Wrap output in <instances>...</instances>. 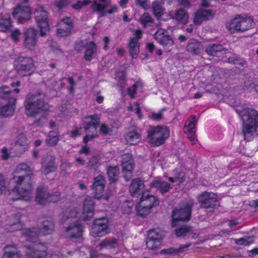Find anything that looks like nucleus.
<instances>
[{
	"instance_id": "obj_38",
	"label": "nucleus",
	"mask_w": 258,
	"mask_h": 258,
	"mask_svg": "<svg viewBox=\"0 0 258 258\" xmlns=\"http://www.w3.org/2000/svg\"><path fill=\"white\" fill-rule=\"evenodd\" d=\"M202 47L203 45L200 42L195 39H192L189 41L186 49L188 52L193 54H198L200 53V50Z\"/></svg>"
},
{
	"instance_id": "obj_58",
	"label": "nucleus",
	"mask_w": 258,
	"mask_h": 258,
	"mask_svg": "<svg viewBox=\"0 0 258 258\" xmlns=\"http://www.w3.org/2000/svg\"><path fill=\"white\" fill-rule=\"evenodd\" d=\"M20 34V30L17 29L12 31L10 37L14 42H17L19 40Z\"/></svg>"
},
{
	"instance_id": "obj_51",
	"label": "nucleus",
	"mask_w": 258,
	"mask_h": 258,
	"mask_svg": "<svg viewBox=\"0 0 258 258\" xmlns=\"http://www.w3.org/2000/svg\"><path fill=\"white\" fill-rule=\"evenodd\" d=\"M134 203L130 201L125 202L122 205L121 208L124 214H128L132 212Z\"/></svg>"
},
{
	"instance_id": "obj_24",
	"label": "nucleus",
	"mask_w": 258,
	"mask_h": 258,
	"mask_svg": "<svg viewBox=\"0 0 258 258\" xmlns=\"http://www.w3.org/2000/svg\"><path fill=\"white\" fill-rule=\"evenodd\" d=\"M142 31L137 30L135 32V37L131 38L128 44L129 51L131 56L137 58L140 51V46L138 42L139 39L141 38Z\"/></svg>"
},
{
	"instance_id": "obj_31",
	"label": "nucleus",
	"mask_w": 258,
	"mask_h": 258,
	"mask_svg": "<svg viewBox=\"0 0 258 258\" xmlns=\"http://www.w3.org/2000/svg\"><path fill=\"white\" fill-rule=\"evenodd\" d=\"M150 186L155 188L162 194L168 192L171 189L170 185L160 177L154 179L151 183Z\"/></svg>"
},
{
	"instance_id": "obj_48",
	"label": "nucleus",
	"mask_w": 258,
	"mask_h": 258,
	"mask_svg": "<svg viewBox=\"0 0 258 258\" xmlns=\"http://www.w3.org/2000/svg\"><path fill=\"white\" fill-rule=\"evenodd\" d=\"M223 49V47L221 45L213 44L208 47L206 51L208 54L212 55H216L218 52H221Z\"/></svg>"
},
{
	"instance_id": "obj_17",
	"label": "nucleus",
	"mask_w": 258,
	"mask_h": 258,
	"mask_svg": "<svg viewBox=\"0 0 258 258\" xmlns=\"http://www.w3.org/2000/svg\"><path fill=\"white\" fill-rule=\"evenodd\" d=\"M105 186V179L102 175H99L94 179L92 185L95 197L97 199L103 198L107 201L109 198V195L107 193L102 195Z\"/></svg>"
},
{
	"instance_id": "obj_55",
	"label": "nucleus",
	"mask_w": 258,
	"mask_h": 258,
	"mask_svg": "<svg viewBox=\"0 0 258 258\" xmlns=\"http://www.w3.org/2000/svg\"><path fill=\"white\" fill-rule=\"evenodd\" d=\"M73 0H57L55 2V5L58 9H61L67 7Z\"/></svg>"
},
{
	"instance_id": "obj_7",
	"label": "nucleus",
	"mask_w": 258,
	"mask_h": 258,
	"mask_svg": "<svg viewBox=\"0 0 258 258\" xmlns=\"http://www.w3.org/2000/svg\"><path fill=\"white\" fill-rule=\"evenodd\" d=\"M60 198V194L59 192L50 194L46 185H41L37 188L35 199L39 204L45 205L50 202L55 203L58 201Z\"/></svg>"
},
{
	"instance_id": "obj_6",
	"label": "nucleus",
	"mask_w": 258,
	"mask_h": 258,
	"mask_svg": "<svg viewBox=\"0 0 258 258\" xmlns=\"http://www.w3.org/2000/svg\"><path fill=\"white\" fill-rule=\"evenodd\" d=\"M14 65L18 74L21 77L29 76L35 70L33 60L30 57L18 56L15 59Z\"/></svg>"
},
{
	"instance_id": "obj_53",
	"label": "nucleus",
	"mask_w": 258,
	"mask_h": 258,
	"mask_svg": "<svg viewBox=\"0 0 258 258\" xmlns=\"http://www.w3.org/2000/svg\"><path fill=\"white\" fill-rule=\"evenodd\" d=\"M142 85L140 83H137L134 85L133 87L128 90V93L131 98L134 97V95L136 91L142 88Z\"/></svg>"
},
{
	"instance_id": "obj_56",
	"label": "nucleus",
	"mask_w": 258,
	"mask_h": 258,
	"mask_svg": "<svg viewBox=\"0 0 258 258\" xmlns=\"http://www.w3.org/2000/svg\"><path fill=\"white\" fill-rule=\"evenodd\" d=\"M7 188L6 178L4 175L0 174V194L5 191Z\"/></svg>"
},
{
	"instance_id": "obj_29",
	"label": "nucleus",
	"mask_w": 258,
	"mask_h": 258,
	"mask_svg": "<svg viewBox=\"0 0 258 258\" xmlns=\"http://www.w3.org/2000/svg\"><path fill=\"white\" fill-rule=\"evenodd\" d=\"M16 100V97H10L8 103L0 108V113L2 116L7 117L13 114Z\"/></svg>"
},
{
	"instance_id": "obj_4",
	"label": "nucleus",
	"mask_w": 258,
	"mask_h": 258,
	"mask_svg": "<svg viewBox=\"0 0 258 258\" xmlns=\"http://www.w3.org/2000/svg\"><path fill=\"white\" fill-rule=\"evenodd\" d=\"M21 218V215L20 213H16L8 217L6 219V230L10 232L21 230V234L27 241L34 242V240L39 234V230L36 228H23Z\"/></svg>"
},
{
	"instance_id": "obj_3",
	"label": "nucleus",
	"mask_w": 258,
	"mask_h": 258,
	"mask_svg": "<svg viewBox=\"0 0 258 258\" xmlns=\"http://www.w3.org/2000/svg\"><path fill=\"white\" fill-rule=\"evenodd\" d=\"M11 182L16 183V185L11 191H9L10 199L13 201L23 200L28 201L30 200L32 197V183L30 174L27 176L15 175L11 179Z\"/></svg>"
},
{
	"instance_id": "obj_45",
	"label": "nucleus",
	"mask_w": 258,
	"mask_h": 258,
	"mask_svg": "<svg viewBox=\"0 0 258 258\" xmlns=\"http://www.w3.org/2000/svg\"><path fill=\"white\" fill-rule=\"evenodd\" d=\"M10 88L7 86H3L0 87V98L3 99H8L10 97H14L12 95Z\"/></svg>"
},
{
	"instance_id": "obj_18",
	"label": "nucleus",
	"mask_w": 258,
	"mask_h": 258,
	"mask_svg": "<svg viewBox=\"0 0 258 258\" xmlns=\"http://www.w3.org/2000/svg\"><path fill=\"white\" fill-rule=\"evenodd\" d=\"M37 32L33 28L27 29L24 32L23 45L29 49H33L37 42Z\"/></svg>"
},
{
	"instance_id": "obj_22",
	"label": "nucleus",
	"mask_w": 258,
	"mask_h": 258,
	"mask_svg": "<svg viewBox=\"0 0 258 258\" xmlns=\"http://www.w3.org/2000/svg\"><path fill=\"white\" fill-rule=\"evenodd\" d=\"M73 28V23L70 17H65L61 19L58 25L57 33L60 37L69 36Z\"/></svg>"
},
{
	"instance_id": "obj_20",
	"label": "nucleus",
	"mask_w": 258,
	"mask_h": 258,
	"mask_svg": "<svg viewBox=\"0 0 258 258\" xmlns=\"http://www.w3.org/2000/svg\"><path fill=\"white\" fill-rule=\"evenodd\" d=\"M155 39L162 45L165 48L172 46L174 41L169 35L168 32L163 29H159L154 35Z\"/></svg>"
},
{
	"instance_id": "obj_64",
	"label": "nucleus",
	"mask_w": 258,
	"mask_h": 258,
	"mask_svg": "<svg viewBox=\"0 0 258 258\" xmlns=\"http://www.w3.org/2000/svg\"><path fill=\"white\" fill-rule=\"evenodd\" d=\"M178 2L179 5L184 8H189L191 6L189 0H179Z\"/></svg>"
},
{
	"instance_id": "obj_27",
	"label": "nucleus",
	"mask_w": 258,
	"mask_h": 258,
	"mask_svg": "<svg viewBox=\"0 0 258 258\" xmlns=\"http://www.w3.org/2000/svg\"><path fill=\"white\" fill-rule=\"evenodd\" d=\"M94 215V202L92 198L88 197L85 199L83 211H82V220H89Z\"/></svg>"
},
{
	"instance_id": "obj_36",
	"label": "nucleus",
	"mask_w": 258,
	"mask_h": 258,
	"mask_svg": "<svg viewBox=\"0 0 258 258\" xmlns=\"http://www.w3.org/2000/svg\"><path fill=\"white\" fill-rule=\"evenodd\" d=\"M163 5L164 3L161 0L156 1L152 4L153 14L158 19L161 18L164 14L165 9Z\"/></svg>"
},
{
	"instance_id": "obj_13",
	"label": "nucleus",
	"mask_w": 258,
	"mask_h": 258,
	"mask_svg": "<svg viewBox=\"0 0 258 258\" xmlns=\"http://www.w3.org/2000/svg\"><path fill=\"white\" fill-rule=\"evenodd\" d=\"M163 237V232L159 229H153L149 231L146 241V245L148 248L155 249L160 248Z\"/></svg>"
},
{
	"instance_id": "obj_32",
	"label": "nucleus",
	"mask_w": 258,
	"mask_h": 258,
	"mask_svg": "<svg viewBox=\"0 0 258 258\" xmlns=\"http://www.w3.org/2000/svg\"><path fill=\"white\" fill-rule=\"evenodd\" d=\"M158 203V200L155 196L149 195L146 192L144 191L138 204L151 209L154 206L157 205Z\"/></svg>"
},
{
	"instance_id": "obj_1",
	"label": "nucleus",
	"mask_w": 258,
	"mask_h": 258,
	"mask_svg": "<svg viewBox=\"0 0 258 258\" xmlns=\"http://www.w3.org/2000/svg\"><path fill=\"white\" fill-rule=\"evenodd\" d=\"M45 95L40 92L29 93L26 96L24 103L25 113L32 117H39L33 124L41 126L45 120L44 113L48 109V105L44 101Z\"/></svg>"
},
{
	"instance_id": "obj_47",
	"label": "nucleus",
	"mask_w": 258,
	"mask_h": 258,
	"mask_svg": "<svg viewBox=\"0 0 258 258\" xmlns=\"http://www.w3.org/2000/svg\"><path fill=\"white\" fill-rule=\"evenodd\" d=\"M138 214L142 217H146L151 213V209L146 206H142L141 204H138L137 206Z\"/></svg>"
},
{
	"instance_id": "obj_10",
	"label": "nucleus",
	"mask_w": 258,
	"mask_h": 258,
	"mask_svg": "<svg viewBox=\"0 0 258 258\" xmlns=\"http://www.w3.org/2000/svg\"><path fill=\"white\" fill-rule=\"evenodd\" d=\"M34 17L38 27L40 29V36L44 37L49 30L48 12L40 7L34 11Z\"/></svg>"
},
{
	"instance_id": "obj_26",
	"label": "nucleus",
	"mask_w": 258,
	"mask_h": 258,
	"mask_svg": "<svg viewBox=\"0 0 258 258\" xmlns=\"http://www.w3.org/2000/svg\"><path fill=\"white\" fill-rule=\"evenodd\" d=\"M46 250L45 245L39 243L26 252L27 258H45L47 254Z\"/></svg>"
},
{
	"instance_id": "obj_43",
	"label": "nucleus",
	"mask_w": 258,
	"mask_h": 258,
	"mask_svg": "<svg viewBox=\"0 0 258 258\" xmlns=\"http://www.w3.org/2000/svg\"><path fill=\"white\" fill-rule=\"evenodd\" d=\"M119 168L117 166L110 167L107 171L109 181L111 182H115L118 177Z\"/></svg>"
},
{
	"instance_id": "obj_5",
	"label": "nucleus",
	"mask_w": 258,
	"mask_h": 258,
	"mask_svg": "<svg viewBox=\"0 0 258 258\" xmlns=\"http://www.w3.org/2000/svg\"><path fill=\"white\" fill-rule=\"evenodd\" d=\"M254 22L248 16L238 15L229 20L226 24V27L231 33L244 32L254 27Z\"/></svg>"
},
{
	"instance_id": "obj_49",
	"label": "nucleus",
	"mask_w": 258,
	"mask_h": 258,
	"mask_svg": "<svg viewBox=\"0 0 258 258\" xmlns=\"http://www.w3.org/2000/svg\"><path fill=\"white\" fill-rule=\"evenodd\" d=\"M189 245H184L180 246L179 248H169L164 249L161 251L162 253L175 254L177 253L182 252L184 251V249L186 248Z\"/></svg>"
},
{
	"instance_id": "obj_57",
	"label": "nucleus",
	"mask_w": 258,
	"mask_h": 258,
	"mask_svg": "<svg viewBox=\"0 0 258 258\" xmlns=\"http://www.w3.org/2000/svg\"><path fill=\"white\" fill-rule=\"evenodd\" d=\"M71 167V164L67 161H63L60 165L61 172L60 173L64 176L67 173L68 170Z\"/></svg>"
},
{
	"instance_id": "obj_21",
	"label": "nucleus",
	"mask_w": 258,
	"mask_h": 258,
	"mask_svg": "<svg viewBox=\"0 0 258 258\" xmlns=\"http://www.w3.org/2000/svg\"><path fill=\"white\" fill-rule=\"evenodd\" d=\"M41 172L45 175L56 171L57 165L55 162V157L51 154H47L45 156L41 163Z\"/></svg>"
},
{
	"instance_id": "obj_33",
	"label": "nucleus",
	"mask_w": 258,
	"mask_h": 258,
	"mask_svg": "<svg viewBox=\"0 0 258 258\" xmlns=\"http://www.w3.org/2000/svg\"><path fill=\"white\" fill-rule=\"evenodd\" d=\"M67 236L71 238H77L81 235V222L77 220L72 222L66 228Z\"/></svg>"
},
{
	"instance_id": "obj_41",
	"label": "nucleus",
	"mask_w": 258,
	"mask_h": 258,
	"mask_svg": "<svg viewBox=\"0 0 258 258\" xmlns=\"http://www.w3.org/2000/svg\"><path fill=\"white\" fill-rule=\"evenodd\" d=\"M172 175L173 177H169L168 180L172 183H175L177 185L183 182L185 178L184 173L178 169L174 171Z\"/></svg>"
},
{
	"instance_id": "obj_28",
	"label": "nucleus",
	"mask_w": 258,
	"mask_h": 258,
	"mask_svg": "<svg viewBox=\"0 0 258 258\" xmlns=\"http://www.w3.org/2000/svg\"><path fill=\"white\" fill-rule=\"evenodd\" d=\"M144 187V181L140 178H136L132 181L129 190L132 196L138 197L141 194H143Z\"/></svg>"
},
{
	"instance_id": "obj_42",
	"label": "nucleus",
	"mask_w": 258,
	"mask_h": 258,
	"mask_svg": "<svg viewBox=\"0 0 258 258\" xmlns=\"http://www.w3.org/2000/svg\"><path fill=\"white\" fill-rule=\"evenodd\" d=\"M54 230V223L51 220H46L42 222V232L44 235L51 234Z\"/></svg>"
},
{
	"instance_id": "obj_30",
	"label": "nucleus",
	"mask_w": 258,
	"mask_h": 258,
	"mask_svg": "<svg viewBox=\"0 0 258 258\" xmlns=\"http://www.w3.org/2000/svg\"><path fill=\"white\" fill-rule=\"evenodd\" d=\"M188 14L183 10H179L176 11L174 15H173L171 12L167 16V18H163V20L168 19H175L183 24H186L188 22Z\"/></svg>"
},
{
	"instance_id": "obj_61",
	"label": "nucleus",
	"mask_w": 258,
	"mask_h": 258,
	"mask_svg": "<svg viewBox=\"0 0 258 258\" xmlns=\"http://www.w3.org/2000/svg\"><path fill=\"white\" fill-rule=\"evenodd\" d=\"M115 244V240L106 239V240L103 241L100 243V245L102 248H103V247H107L109 246H114V245Z\"/></svg>"
},
{
	"instance_id": "obj_35",
	"label": "nucleus",
	"mask_w": 258,
	"mask_h": 258,
	"mask_svg": "<svg viewBox=\"0 0 258 258\" xmlns=\"http://www.w3.org/2000/svg\"><path fill=\"white\" fill-rule=\"evenodd\" d=\"M28 144L27 138L25 135L24 133L19 134L15 142V147L16 149H19L20 148V154L25 151Z\"/></svg>"
},
{
	"instance_id": "obj_2",
	"label": "nucleus",
	"mask_w": 258,
	"mask_h": 258,
	"mask_svg": "<svg viewBox=\"0 0 258 258\" xmlns=\"http://www.w3.org/2000/svg\"><path fill=\"white\" fill-rule=\"evenodd\" d=\"M242 122V133L245 140L251 141L257 135L258 112L252 108L240 107L236 109Z\"/></svg>"
},
{
	"instance_id": "obj_46",
	"label": "nucleus",
	"mask_w": 258,
	"mask_h": 258,
	"mask_svg": "<svg viewBox=\"0 0 258 258\" xmlns=\"http://www.w3.org/2000/svg\"><path fill=\"white\" fill-rule=\"evenodd\" d=\"M233 240L237 245L239 246H247L251 244L253 241V238L251 237L233 239Z\"/></svg>"
},
{
	"instance_id": "obj_52",
	"label": "nucleus",
	"mask_w": 258,
	"mask_h": 258,
	"mask_svg": "<svg viewBox=\"0 0 258 258\" xmlns=\"http://www.w3.org/2000/svg\"><path fill=\"white\" fill-rule=\"evenodd\" d=\"M229 61L230 63H232L234 64L240 66H243L245 63V61L244 60L236 56H232L231 57H229Z\"/></svg>"
},
{
	"instance_id": "obj_60",
	"label": "nucleus",
	"mask_w": 258,
	"mask_h": 258,
	"mask_svg": "<svg viewBox=\"0 0 258 258\" xmlns=\"http://www.w3.org/2000/svg\"><path fill=\"white\" fill-rule=\"evenodd\" d=\"M128 110L132 111H135L137 113L139 118L141 117L140 113V109L139 107V104L137 103L134 105H131L128 107Z\"/></svg>"
},
{
	"instance_id": "obj_8",
	"label": "nucleus",
	"mask_w": 258,
	"mask_h": 258,
	"mask_svg": "<svg viewBox=\"0 0 258 258\" xmlns=\"http://www.w3.org/2000/svg\"><path fill=\"white\" fill-rule=\"evenodd\" d=\"M193 206V201H189L186 204L180 208L175 209L172 213V221L171 225L175 227L179 221H186L189 220L190 217V211Z\"/></svg>"
},
{
	"instance_id": "obj_59",
	"label": "nucleus",
	"mask_w": 258,
	"mask_h": 258,
	"mask_svg": "<svg viewBox=\"0 0 258 258\" xmlns=\"http://www.w3.org/2000/svg\"><path fill=\"white\" fill-rule=\"evenodd\" d=\"M190 230V228L186 226H183L180 228L176 229L175 232L177 236H182Z\"/></svg>"
},
{
	"instance_id": "obj_19",
	"label": "nucleus",
	"mask_w": 258,
	"mask_h": 258,
	"mask_svg": "<svg viewBox=\"0 0 258 258\" xmlns=\"http://www.w3.org/2000/svg\"><path fill=\"white\" fill-rule=\"evenodd\" d=\"M30 9L29 7L19 5L16 7L12 13L14 18L18 19L19 23L28 21L30 18Z\"/></svg>"
},
{
	"instance_id": "obj_40",
	"label": "nucleus",
	"mask_w": 258,
	"mask_h": 258,
	"mask_svg": "<svg viewBox=\"0 0 258 258\" xmlns=\"http://www.w3.org/2000/svg\"><path fill=\"white\" fill-rule=\"evenodd\" d=\"M125 140L127 144L134 145L140 141V136L135 130L128 132L125 136Z\"/></svg>"
},
{
	"instance_id": "obj_34",
	"label": "nucleus",
	"mask_w": 258,
	"mask_h": 258,
	"mask_svg": "<svg viewBox=\"0 0 258 258\" xmlns=\"http://www.w3.org/2000/svg\"><path fill=\"white\" fill-rule=\"evenodd\" d=\"M4 250L2 258H21L22 253L15 245H7Z\"/></svg>"
},
{
	"instance_id": "obj_63",
	"label": "nucleus",
	"mask_w": 258,
	"mask_h": 258,
	"mask_svg": "<svg viewBox=\"0 0 258 258\" xmlns=\"http://www.w3.org/2000/svg\"><path fill=\"white\" fill-rule=\"evenodd\" d=\"M164 110H161L156 113H152L150 116L151 118L154 120H159L162 117V112Z\"/></svg>"
},
{
	"instance_id": "obj_9",
	"label": "nucleus",
	"mask_w": 258,
	"mask_h": 258,
	"mask_svg": "<svg viewBox=\"0 0 258 258\" xmlns=\"http://www.w3.org/2000/svg\"><path fill=\"white\" fill-rule=\"evenodd\" d=\"M100 122V118L96 115L86 116L83 121L84 128L87 135L84 138L83 141L85 143L91 139L96 136L97 126Z\"/></svg>"
},
{
	"instance_id": "obj_23",
	"label": "nucleus",
	"mask_w": 258,
	"mask_h": 258,
	"mask_svg": "<svg viewBox=\"0 0 258 258\" xmlns=\"http://www.w3.org/2000/svg\"><path fill=\"white\" fill-rule=\"evenodd\" d=\"M196 119L195 116L190 117L185 122L184 132L187 135L188 138L192 144L197 141L195 137Z\"/></svg>"
},
{
	"instance_id": "obj_44",
	"label": "nucleus",
	"mask_w": 258,
	"mask_h": 258,
	"mask_svg": "<svg viewBox=\"0 0 258 258\" xmlns=\"http://www.w3.org/2000/svg\"><path fill=\"white\" fill-rule=\"evenodd\" d=\"M58 141V135L57 132H50L46 139V143L51 145L54 146L57 143Z\"/></svg>"
},
{
	"instance_id": "obj_14",
	"label": "nucleus",
	"mask_w": 258,
	"mask_h": 258,
	"mask_svg": "<svg viewBox=\"0 0 258 258\" xmlns=\"http://www.w3.org/2000/svg\"><path fill=\"white\" fill-rule=\"evenodd\" d=\"M198 200L203 208H214L218 205V197L212 192H204L198 196Z\"/></svg>"
},
{
	"instance_id": "obj_62",
	"label": "nucleus",
	"mask_w": 258,
	"mask_h": 258,
	"mask_svg": "<svg viewBox=\"0 0 258 258\" xmlns=\"http://www.w3.org/2000/svg\"><path fill=\"white\" fill-rule=\"evenodd\" d=\"M137 2L144 9H147L150 7V4L148 0H136Z\"/></svg>"
},
{
	"instance_id": "obj_50",
	"label": "nucleus",
	"mask_w": 258,
	"mask_h": 258,
	"mask_svg": "<svg viewBox=\"0 0 258 258\" xmlns=\"http://www.w3.org/2000/svg\"><path fill=\"white\" fill-rule=\"evenodd\" d=\"M142 24L146 27L150 25L153 23V20L151 17L148 14H144L140 19Z\"/></svg>"
},
{
	"instance_id": "obj_15",
	"label": "nucleus",
	"mask_w": 258,
	"mask_h": 258,
	"mask_svg": "<svg viewBox=\"0 0 258 258\" xmlns=\"http://www.w3.org/2000/svg\"><path fill=\"white\" fill-rule=\"evenodd\" d=\"M108 221L106 218L97 219L94 221L91 234L94 237H102L108 232Z\"/></svg>"
},
{
	"instance_id": "obj_54",
	"label": "nucleus",
	"mask_w": 258,
	"mask_h": 258,
	"mask_svg": "<svg viewBox=\"0 0 258 258\" xmlns=\"http://www.w3.org/2000/svg\"><path fill=\"white\" fill-rule=\"evenodd\" d=\"M30 171V167L26 163H21L16 168L15 173H20L22 172H27Z\"/></svg>"
},
{
	"instance_id": "obj_39",
	"label": "nucleus",
	"mask_w": 258,
	"mask_h": 258,
	"mask_svg": "<svg viewBox=\"0 0 258 258\" xmlns=\"http://www.w3.org/2000/svg\"><path fill=\"white\" fill-rule=\"evenodd\" d=\"M97 47L93 42H90L86 47L84 58L86 60H91L96 53Z\"/></svg>"
},
{
	"instance_id": "obj_16",
	"label": "nucleus",
	"mask_w": 258,
	"mask_h": 258,
	"mask_svg": "<svg viewBox=\"0 0 258 258\" xmlns=\"http://www.w3.org/2000/svg\"><path fill=\"white\" fill-rule=\"evenodd\" d=\"M121 165L125 179L126 180H130L133 176L135 167L134 159L131 154H126L122 155Z\"/></svg>"
},
{
	"instance_id": "obj_25",
	"label": "nucleus",
	"mask_w": 258,
	"mask_h": 258,
	"mask_svg": "<svg viewBox=\"0 0 258 258\" xmlns=\"http://www.w3.org/2000/svg\"><path fill=\"white\" fill-rule=\"evenodd\" d=\"M215 12L212 10L200 9L195 15L194 23L196 25H200L203 22L212 19Z\"/></svg>"
},
{
	"instance_id": "obj_37",
	"label": "nucleus",
	"mask_w": 258,
	"mask_h": 258,
	"mask_svg": "<svg viewBox=\"0 0 258 258\" xmlns=\"http://www.w3.org/2000/svg\"><path fill=\"white\" fill-rule=\"evenodd\" d=\"M12 22L9 14H3L0 18V31L3 32L7 31L11 29Z\"/></svg>"
},
{
	"instance_id": "obj_12",
	"label": "nucleus",
	"mask_w": 258,
	"mask_h": 258,
	"mask_svg": "<svg viewBox=\"0 0 258 258\" xmlns=\"http://www.w3.org/2000/svg\"><path fill=\"white\" fill-rule=\"evenodd\" d=\"M110 0H94L92 5V9L98 12L101 17L105 16L107 14H111L118 11V7L116 5L110 6L109 9L106 10L109 6Z\"/></svg>"
},
{
	"instance_id": "obj_11",
	"label": "nucleus",
	"mask_w": 258,
	"mask_h": 258,
	"mask_svg": "<svg viewBox=\"0 0 258 258\" xmlns=\"http://www.w3.org/2000/svg\"><path fill=\"white\" fill-rule=\"evenodd\" d=\"M169 132L166 127L156 126L148 132V137L151 143L154 146H160L163 144L169 137Z\"/></svg>"
}]
</instances>
